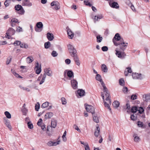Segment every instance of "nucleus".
<instances>
[{
	"mask_svg": "<svg viewBox=\"0 0 150 150\" xmlns=\"http://www.w3.org/2000/svg\"><path fill=\"white\" fill-rule=\"evenodd\" d=\"M113 42L116 46L122 45L120 47V49L124 51L126 49V47L127 46V43H125L123 38L121 37L120 34L117 33L115 34L114 38L112 39Z\"/></svg>",
	"mask_w": 150,
	"mask_h": 150,
	"instance_id": "1",
	"label": "nucleus"
},
{
	"mask_svg": "<svg viewBox=\"0 0 150 150\" xmlns=\"http://www.w3.org/2000/svg\"><path fill=\"white\" fill-rule=\"evenodd\" d=\"M105 95L106 97L105 100L107 102L105 101V100L104 96L103 93V92H101V96L103 99L105 107L107 108L110 111L111 109L110 107L109 104H111V102L110 100V93H105Z\"/></svg>",
	"mask_w": 150,
	"mask_h": 150,
	"instance_id": "2",
	"label": "nucleus"
},
{
	"mask_svg": "<svg viewBox=\"0 0 150 150\" xmlns=\"http://www.w3.org/2000/svg\"><path fill=\"white\" fill-rule=\"evenodd\" d=\"M67 47L69 53L71 56H74V55L76 54V51L73 46L69 44Z\"/></svg>",
	"mask_w": 150,
	"mask_h": 150,
	"instance_id": "3",
	"label": "nucleus"
},
{
	"mask_svg": "<svg viewBox=\"0 0 150 150\" xmlns=\"http://www.w3.org/2000/svg\"><path fill=\"white\" fill-rule=\"evenodd\" d=\"M85 109L88 112L91 113L93 115L95 113V109L91 105L85 104Z\"/></svg>",
	"mask_w": 150,
	"mask_h": 150,
	"instance_id": "4",
	"label": "nucleus"
},
{
	"mask_svg": "<svg viewBox=\"0 0 150 150\" xmlns=\"http://www.w3.org/2000/svg\"><path fill=\"white\" fill-rule=\"evenodd\" d=\"M15 32V31L12 28H9L7 31L6 35V37L8 39H10L11 35H13Z\"/></svg>",
	"mask_w": 150,
	"mask_h": 150,
	"instance_id": "5",
	"label": "nucleus"
},
{
	"mask_svg": "<svg viewBox=\"0 0 150 150\" xmlns=\"http://www.w3.org/2000/svg\"><path fill=\"white\" fill-rule=\"evenodd\" d=\"M51 6L52 7V8L56 10H58L60 8V6L59 3L57 1H54L51 3Z\"/></svg>",
	"mask_w": 150,
	"mask_h": 150,
	"instance_id": "6",
	"label": "nucleus"
},
{
	"mask_svg": "<svg viewBox=\"0 0 150 150\" xmlns=\"http://www.w3.org/2000/svg\"><path fill=\"white\" fill-rule=\"evenodd\" d=\"M16 10L19 11L18 13L21 15L23 14L25 12V11L22 7L19 4L15 6V7Z\"/></svg>",
	"mask_w": 150,
	"mask_h": 150,
	"instance_id": "7",
	"label": "nucleus"
},
{
	"mask_svg": "<svg viewBox=\"0 0 150 150\" xmlns=\"http://www.w3.org/2000/svg\"><path fill=\"white\" fill-rule=\"evenodd\" d=\"M132 76L133 78L134 79H142L144 77V76L142 75L141 74H139L136 73H133Z\"/></svg>",
	"mask_w": 150,
	"mask_h": 150,
	"instance_id": "8",
	"label": "nucleus"
},
{
	"mask_svg": "<svg viewBox=\"0 0 150 150\" xmlns=\"http://www.w3.org/2000/svg\"><path fill=\"white\" fill-rule=\"evenodd\" d=\"M115 51L116 52L115 54L118 57L123 59L126 56V54L124 52H121L116 50Z\"/></svg>",
	"mask_w": 150,
	"mask_h": 150,
	"instance_id": "9",
	"label": "nucleus"
},
{
	"mask_svg": "<svg viewBox=\"0 0 150 150\" xmlns=\"http://www.w3.org/2000/svg\"><path fill=\"white\" fill-rule=\"evenodd\" d=\"M42 120L41 118H40L38 120L37 124L39 126H40L42 129L43 131H45L46 130L45 125L44 124H42Z\"/></svg>",
	"mask_w": 150,
	"mask_h": 150,
	"instance_id": "10",
	"label": "nucleus"
},
{
	"mask_svg": "<svg viewBox=\"0 0 150 150\" xmlns=\"http://www.w3.org/2000/svg\"><path fill=\"white\" fill-rule=\"evenodd\" d=\"M22 5L23 6H32V3L29 0H23Z\"/></svg>",
	"mask_w": 150,
	"mask_h": 150,
	"instance_id": "11",
	"label": "nucleus"
},
{
	"mask_svg": "<svg viewBox=\"0 0 150 150\" xmlns=\"http://www.w3.org/2000/svg\"><path fill=\"white\" fill-rule=\"evenodd\" d=\"M71 84L73 89H76L77 87L78 82L76 80L74 79L71 80Z\"/></svg>",
	"mask_w": 150,
	"mask_h": 150,
	"instance_id": "12",
	"label": "nucleus"
},
{
	"mask_svg": "<svg viewBox=\"0 0 150 150\" xmlns=\"http://www.w3.org/2000/svg\"><path fill=\"white\" fill-rule=\"evenodd\" d=\"M109 5L112 8H119V5L117 2H110L109 3Z\"/></svg>",
	"mask_w": 150,
	"mask_h": 150,
	"instance_id": "13",
	"label": "nucleus"
},
{
	"mask_svg": "<svg viewBox=\"0 0 150 150\" xmlns=\"http://www.w3.org/2000/svg\"><path fill=\"white\" fill-rule=\"evenodd\" d=\"M67 33L68 35V38L70 39H72L74 36V34L71 29L69 28L67 30Z\"/></svg>",
	"mask_w": 150,
	"mask_h": 150,
	"instance_id": "14",
	"label": "nucleus"
},
{
	"mask_svg": "<svg viewBox=\"0 0 150 150\" xmlns=\"http://www.w3.org/2000/svg\"><path fill=\"white\" fill-rule=\"evenodd\" d=\"M47 37L49 40L51 41L54 39V35L52 33H48L47 34Z\"/></svg>",
	"mask_w": 150,
	"mask_h": 150,
	"instance_id": "15",
	"label": "nucleus"
},
{
	"mask_svg": "<svg viewBox=\"0 0 150 150\" xmlns=\"http://www.w3.org/2000/svg\"><path fill=\"white\" fill-rule=\"evenodd\" d=\"M4 120L5 122V124L7 127L11 130L12 129L11 126L10 124V123L8 121V120L6 117L4 118Z\"/></svg>",
	"mask_w": 150,
	"mask_h": 150,
	"instance_id": "16",
	"label": "nucleus"
},
{
	"mask_svg": "<svg viewBox=\"0 0 150 150\" xmlns=\"http://www.w3.org/2000/svg\"><path fill=\"white\" fill-rule=\"evenodd\" d=\"M98 126H96V129L95 130L94 135L96 137H97L99 135L100 132V128Z\"/></svg>",
	"mask_w": 150,
	"mask_h": 150,
	"instance_id": "17",
	"label": "nucleus"
},
{
	"mask_svg": "<svg viewBox=\"0 0 150 150\" xmlns=\"http://www.w3.org/2000/svg\"><path fill=\"white\" fill-rule=\"evenodd\" d=\"M74 57V60L75 61L76 64L78 66H79L80 64V63L79 58L77 56V54L74 55V56H72Z\"/></svg>",
	"mask_w": 150,
	"mask_h": 150,
	"instance_id": "18",
	"label": "nucleus"
},
{
	"mask_svg": "<svg viewBox=\"0 0 150 150\" xmlns=\"http://www.w3.org/2000/svg\"><path fill=\"white\" fill-rule=\"evenodd\" d=\"M53 115V113L52 112H49L47 113L45 115V118L46 119H49Z\"/></svg>",
	"mask_w": 150,
	"mask_h": 150,
	"instance_id": "19",
	"label": "nucleus"
},
{
	"mask_svg": "<svg viewBox=\"0 0 150 150\" xmlns=\"http://www.w3.org/2000/svg\"><path fill=\"white\" fill-rule=\"evenodd\" d=\"M101 70L103 72L107 73L108 72V69L106 65L104 64H102L101 66Z\"/></svg>",
	"mask_w": 150,
	"mask_h": 150,
	"instance_id": "20",
	"label": "nucleus"
},
{
	"mask_svg": "<svg viewBox=\"0 0 150 150\" xmlns=\"http://www.w3.org/2000/svg\"><path fill=\"white\" fill-rule=\"evenodd\" d=\"M77 93L79 96H82L84 95L85 92L82 89H79L77 91Z\"/></svg>",
	"mask_w": 150,
	"mask_h": 150,
	"instance_id": "21",
	"label": "nucleus"
},
{
	"mask_svg": "<svg viewBox=\"0 0 150 150\" xmlns=\"http://www.w3.org/2000/svg\"><path fill=\"white\" fill-rule=\"evenodd\" d=\"M44 73H45L46 75L50 76H52V72L50 70H49V69H45L44 70Z\"/></svg>",
	"mask_w": 150,
	"mask_h": 150,
	"instance_id": "22",
	"label": "nucleus"
},
{
	"mask_svg": "<svg viewBox=\"0 0 150 150\" xmlns=\"http://www.w3.org/2000/svg\"><path fill=\"white\" fill-rule=\"evenodd\" d=\"M57 121L54 119H52L51 122V127H52L55 128L57 125Z\"/></svg>",
	"mask_w": 150,
	"mask_h": 150,
	"instance_id": "23",
	"label": "nucleus"
},
{
	"mask_svg": "<svg viewBox=\"0 0 150 150\" xmlns=\"http://www.w3.org/2000/svg\"><path fill=\"white\" fill-rule=\"evenodd\" d=\"M19 23L18 22V20L16 18L12 19L11 21V26L12 27H13L15 25V23Z\"/></svg>",
	"mask_w": 150,
	"mask_h": 150,
	"instance_id": "24",
	"label": "nucleus"
},
{
	"mask_svg": "<svg viewBox=\"0 0 150 150\" xmlns=\"http://www.w3.org/2000/svg\"><path fill=\"white\" fill-rule=\"evenodd\" d=\"M67 76L69 78H71L74 76V73L71 70H68L67 71Z\"/></svg>",
	"mask_w": 150,
	"mask_h": 150,
	"instance_id": "25",
	"label": "nucleus"
},
{
	"mask_svg": "<svg viewBox=\"0 0 150 150\" xmlns=\"http://www.w3.org/2000/svg\"><path fill=\"white\" fill-rule=\"evenodd\" d=\"M36 26L37 28L39 29L42 28L43 27V25L41 22H38L36 24Z\"/></svg>",
	"mask_w": 150,
	"mask_h": 150,
	"instance_id": "26",
	"label": "nucleus"
},
{
	"mask_svg": "<svg viewBox=\"0 0 150 150\" xmlns=\"http://www.w3.org/2000/svg\"><path fill=\"white\" fill-rule=\"evenodd\" d=\"M103 18V16L102 14L98 15L97 16H95V17L93 19L94 20L98 21V19H100L102 18Z\"/></svg>",
	"mask_w": 150,
	"mask_h": 150,
	"instance_id": "27",
	"label": "nucleus"
},
{
	"mask_svg": "<svg viewBox=\"0 0 150 150\" xmlns=\"http://www.w3.org/2000/svg\"><path fill=\"white\" fill-rule=\"evenodd\" d=\"M120 105L119 102L117 101H115L113 103L112 105L113 106L116 108H118Z\"/></svg>",
	"mask_w": 150,
	"mask_h": 150,
	"instance_id": "28",
	"label": "nucleus"
},
{
	"mask_svg": "<svg viewBox=\"0 0 150 150\" xmlns=\"http://www.w3.org/2000/svg\"><path fill=\"white\" fill-rule=\"evenodd\" d=\"M26 61L27 63H30L33 61V58L31 57H28L26 58Z\"/></svg>",
	"mask_w": 150,
	"mask_h": 150,
	"instance_id": "29",
	"label": "nucleus"
},
{
	"mask_svg": "<svg viewBox=\"0 0 150 150\" xmlns=\"http://www.w3.org/2000/svg\"><path fill=\"white\" fill-rule=\"evenodd\" d=\"M27 124L28 128L30 129H32L33 128V124L30 121H28L27 122Z\"/></svg>",
	"mask_w": 150,
	"mask_h": 150,
	"instance_id": "30",
	"label": "nucleus"
},
{
	"mask_svg": "<svg viewBox=\"0 0 150 150\" xmlns=\"http://www.w3.org/2000/svg\"><path fill=\"white\" fill-rule=\"evenodd\" d=\"M144 100V101L147 102L150 99V96L146 95L143 96Z\"/></svg>",
	"mask_w": 150,
	"mask_h": 150,
	"instance_id": "31",
	"label": "nucleus"
},
{
	"mask_svg": "<svg viewBox=\"0 0 150 150\" xmlns=\"http://www.w3.org/2000/svg\"><path fill=\"white\" fill-rule=\"evenodd\" d=\"M50 43L49 41L45 42L44 44L45 47L46 49H48L50 47Z\"/></svg>",
	"mask_w": 150,
	"mask_h": 150,
	"instance_id": "32",
	"label": "nucleus"
},
{
	"mask_svg": "<svg viewBox=\"0 0 150 150\" xmlns=\"http://www.w3.org/2000/svg\"><path fill=\"white\" fill-rule=\"evenodd\" d=\"M12 59V57L11 56H9L7 59V60L6 62V65H8L9 64L10 62H11Z\"/></svg>",
	"mask_w": 150,
	"mask_h": 150,
	"instance_id": "33",
	"label": "nucleus"
},
{
	"mask_svg": "<svg viewBox=\"0 0 150 150\" xmlns=\"http://www.w3.org/2000/svg\"><path fill=\"white\" fill-rule=\"evenodd\" d=\"M138 110L136 106H133L131 109V112L133 113H135Z\"/></svg>",
	"mask_w": 150,
	"mask_h": 150,
	"instance_id": "34",
	"label": "nucleus"
},
{
	"mask_svg": "<svg viewBox=\"0 0 150 150\" xmlns=\"http://www.w3.org/2000/svg\"><path fill=\"white\" fill-rule=\"evenodd\" d=\"M49 104V102H46L43 103L41 105V108H44L47 107L48 106Z\"/></svg>",
	"mask_w": 150,
	"mask_h": 150,
	"instance_id": "35",
	"label": "nucleus"
},
{
	"mask_svg": "<svg viewBox=\"0 0 150 150\" xmlns=\"http://www.w3.org/2000/svg\"><path fill=\"white\" fill-rule=\"evenodd\" d=\"M4 114L7 118L10 119L11 118V115L10 113L8 111H6L4 112Z\"/></svg>",
	"mask_w": 150,
	"mask_h": 150,
	"instance_id": "36",
	"label": "nucleus"
},
{
	"mask_svg": "<svg viewBox=\"0 0 150 150\" xmlns=\"http://www.w3.org/2000/svg\"><path fill=\"white\" fill-rule=\"evenodd\" d=\"M96 38L97 41L98 42H101L103 39V38L102 37H101L100 35L97 36Z\"/></svg>",
	"mask_w": 150,
	"mask_h": 150,
	"instance_id": "37",
	"label": "nucleus"
},
{
	"mask_svg": "<svg viewBox=\"0 0 150 150\" xmlns=\"http://www.w3.org/2000/svg\"><path fill=\"white\" fill-rule=\"evenodd\" d=\"M20 45L21 47L23 48H27L28 47V46L27 45L23 43H21Z\"/></svg>",
	"mask_w": 150,
	"mask_h": 150,
	"instance_id": "38",
	"label": "nucleus"
},
{
	"mask_svg": "<svg viewBox=\"0 0 150 150\" xmlns=\"http://www.w3.org/2000/svg\"><path fill=\"white\" fill-rule=\"evenodd\" d=\"M130 118L132 120H135L137 119V117L136 115H134L133 114L132 115H131Z\"/></svg>",
	"mask_w": 150,
	"mask_h": 150,
	"instance_id": "39",
	"label": "nucleus"
},
{
	"mask_svg": "<svg viewBox=\"0 0 150 150\" xmlns=\"http://www.w3.org/2000/svg\"><path fill=\"white\" fill-rule=\"evenodd\" d=\"M96 80L100 82L102 79H101V76L99 74H97L96 77Z\"/></svg>",
	"mask_w": 150,
	"mask_h": 150,
	"instance_id": "40",
	"label": "nucleus"
},
{
	"mask_svg": "<svg viewBox=\"0 0 150 150\" xmlns=\"http://www.w3.org/2000/svg\"><path fill=\"white\" fill-rule=\"evenodd\" d=\"M28 111V110L25 107L23 108L22 110V111L24 115H26L27 114V112Z\"/></svg>",
	"mask_w": 150,
	"mask_h": 150,
	"instance_id": "41",
	"label": "nucleus"
},
{
	"mask_svg": "<svg viewBox=\"0 0 150 150\" xmlns=\"http://www.w3.org/2000/svg\"><path fill=\"white\" fill-rule=\"evenodd\" d=\"M119 84L122 86H124L125 85V81L122 79H120L119 80Z\"/></svg>",
	"mask_w": 150,
	"mask_h": 150,
	"instance_id": "42",
	"label": "nucleus"
},
{
	"mask_svg": "<svg viewBox=\"0 0 150 150\" xmlns=\"http://www.w3.org/2000/svg\"><path fill=\"white\" fill-rule=\"evenodd\" d=\"M93 121L96 122L98 123L99 122V120L98 117L96 116H93Z\"/></svg>",
	"mask_w": 150,
	"mask_h": 150,
	"instance_id": "43",
	"label": "nucleus"
},
{
	"mask_svg": "<svg viewBox=\"0 0 150 150\" xmlns=\"http://www.w3.org/2000/svg\"><path fill=\"white\" fill-rule=\"evenodd\" d=\"M41 65H40L39 66V68L38 69H37L36 70V73L37 74H39L41 72Z\"/></svg>",
	"mask_w": 150,
	"mask_h": 150,
	"instance_id": "44",
	"label": "nucleus"
},
{
	"mask_svg": "<svg viewBox=\"0 0 150 150\" xmlns=\"http://www.w3.org/2000/svg\"><path fill=\"white\" fill-rule=\"evenodd\" d=\"M61 100L62 102V103L63 105H65L66 104V100L64 97H62Z\"/></svg>",
	"mask_w": 150,
	"mask_h": 150,
	"instance_id": "45",
	"label": "nucleus"
},
{
	"mask_svg": "<svg viewBox=\"0 0 150 150\" xmlns=\"http://www.w3.org/2000/svg\"><path fill=\"white\" fill-rule=\"evenodd\" d=\"M38 105L36 104L35 106V108L36 111H38L40 107V105L39 102H38L37 103Z\"/></svg>",
	"mask_w": 150,
	"mask_h": 150,
	"instance_id": "46",
	"label": "nucleus"
},
{
	"mask_svg": "<svg viewBox=\"0 0 150 150\" xmlns=\"http://www.w3.org/2000/svg\"><path fill=\"white\" fill-rule=\"evenodd\" d=\"M51 55L53 57H56L57 56L58 54L56 51L53 50L51 53Z\"/></svg>",
	"mask_w": 150,
	"mask_h": 150,
	"instance_id": "47",
	"label": "nucleus"
},
{
	"mask_svg": "<svg viewBox=\"0 0 150 150\" xmlns=\"http://www.w3.org/2000/svg\"><path fill=\"white\" fill-rule=\"evenodd\" d=\"M11 0H6L4 3V4L6 7H7L9 5V3H10Z\"/></svg>",
	"mask_w": 150,
	"mask_h": 150,
	"instance_id": "48",
	"label": "nucleus"
},
{
	"mask_svg": "<svg viewBox=\"0 0 150 150\" xmlns=\"http://www.w3.org/2000/svg\"><path fill=\"white\" fill-rule=\"evenodd\" d=\"M12 72L16 77H18L19 78H23L21 76L19 75L18 74L14 72V71L13 72Z\"/></svg>",
	"mask_w": 150,
	"mask_h": 150,
	"instance_id": "49",
	"label": "nucleus"
},
{
	"mask_svg": "<svg viewBox=\"0 0 150 150\" xmlns=\"http://www.w3.org/2000/svg\"><path fill=\"white\" fill-rule=\"evenodd\" d=\"M138 110L139 113L142 114L144 112V110L143 107H140L139 108V109Z\"/></svg>",
	"mask_w": 150,
	"mask_h": 150,
	"instance_id": "50",
	"label": "nucleus"
},
{
	"mask_svg": "<svg viewBox=\"0 0 150 150\" xmlns=\"http://www.w3.org/2000/svg\"><path fill=\"white\" fill-rule=\"evenodd\" d=\"M84 3L85 4L86 6H88L90 7L92 6V4H91L88 1H86V0L84 1Z\"/></svg>",
	"mask_w": 150,
	"mask_h": 150,
	"instance_id": "51",
	"label": "nucleus"
},
{
	"mask_svg": "<svg viewBox=\"0 0 150 150\" xmlns=\"http://www.w3.org/2000/svg\"><path fill=\"white\" fill-rule=\"evenodd\" d=\"M103 91L105 93H109V92L108 91V90L106 86H104L103 87Z\"/></svg>",
	"mask_w": 150,
	"mask_h": 150,
	"instance_id": "52",
	"label": "nucleus"
},
{
	"mask_svg": "<svg viewBox=\"0 0 150 150\" xmlns=\"http://www.w3.org/2000/svg\"><path fill=\"white\" fill-rule=\"evenodd\" d=\"M133 137H134V141L136 142H138L139 140V138L137 136H135V134L133 135Z\"/></svg>",
	"mask_w": 150,
	"mask_h": 150,
	"instance_id": "53",
	"label": "nucleus"
},
{
	"mask_svg": "<svg viewBox=\"0 0 150 150\" xmlns=\"http://www.w3.org/2000/svg\"><path fill=\"white\" fill-rule=\"evenodd\" d=\"M137 96L136 95H132L131 97V99L133 100H134L137 99Z\"/></svg>",
	"mask_w": 150,
	"mask_h": 150,
	"instance_id": "54",
	"label": "nucleus"
},
{
	"mask_svg": "<svg viewBox=\"0 0 150 150\" xmlns=\"http://www.w3.org/2000/svg\"><path fill=\"white\" fill-rule=\"evenodd\" d=\"M108 50V48L106 46H103L102 48V50L103 51L105 52L107 51Z\"/></svg>",
	"mask_w": 150,
	"mask_h": 150,
	"instance_id": "55",
	"label": "nucleus"
},
{
	"mask_svg": "<svg viewBox=\"0 0 150 150\" xmlns=\"http://www.w3.org/2000/svg\"><path fill=\"white\" fill-rule=\"evenodd\" d=\"M21 42L19 41H18L17 40L16 41H15L13 43V44L15 46L18 45H20L21 44Z\"/></svg>",
	"mask_w": 150,
	"mask_h": 150,
	"instance_id": "56",
	"label": "nucleus"
},
{
	"mask_svg": "<svg viewBox=\"0 0 150 150\" xmlns=\"http://www.w3.org/2000/svg\"><path fill=\"white\" fill-rule=\"evenodd\" d=\"M60 142V140H58L57 142H53V146H55L59 144Z\"/></svg>",
	"mask_w": 150,
	"mask_h": 150,
	"instance_id": "57",
	"label": "nucleus"
},
{
	"mask_svg": "<svg viewBox=\"0 0 150 150\" xmlns=\"http://www.w3.org/2000/svg\"><path fill=\"white\" fill-rule=\"evenodd\" d=\"M47 145L49 146H53V142H51V141H49L48 142L47 144Z\"/></svg>",
	"mask_w": 150,
	"mask_h": 150,
	"instance_id": "58",
	"label": "nucleus"
},
{
	"mask_svg": "<svg viewBox=\"0 0 150 150\" xmlns=\"http://www.w3.org/2000/svg\"><path fill=\"white\" fill-rule=\"evenodd\" d=\"M84 147L85 150H90L89 146L87 143H86V144L85 145Z\"/></svg>",
	"mask_w": 150,
	"mask_h": 150,
	"instance_id": "59",
	"label": "nucleus"
},
{
	"mask_svg": "<svg viewBox=\"0 0 150 150\" xmlns=\"http://www.w3.org/2000/svg\"><path fill=\"white\" fill-rule=\"evenodd\" d=\"M65 62L67 64H69L71 62V60L70 59H67L65 60Z\"/></svg>",
	"mask_w": 150,
	"mask_h": 150,
	"instance_id": "60",
	"label": "nucleus"
},
{
	"mask_svg": "<svg viewBox=\"0 0 150 150\" xmlns=\"http://www.w3.org/2000/svg\"><path fill=\"white\" fill-rule=\"evenodd\" d=\"M137 123V125L139 127H142L143 126V125L142 122H141L140 121H139Z\"/></svg>",
	"mask_w": 150,
	"mask_h": 150,
	"instance_id": "61",
	"label": "nucleus"
},
{
	"mask_svg": "<svg viewBox=\"0 0 150 150\" xmlns=\"http://www.w3.org/2000/svg\"><path fill=\"white\" fill-rule=\"evenodd\" d=\"M126 69H127V71L128 73H131L132 72V69L130 67H127L126 68Z\"/></svg>",
	"mask_w": 150,
	"mask_h": 150,
	"instance_id": "62",
	"label": "nucleus"
},
{
	"mask_svg": "<svg viewBox=\"0 0 150 150\" xmlns=\"http://www.w3.org/2000/svg\"><path fill=\"white\" fill-rule=\"evenodd\" d=\"M128 89L127 87H124L123 89V91L124 93L125 92H127L128 91Z\"/></svg>",
	"mask_w": 150,
	"mask_h": 150,
	"instance_id": "63",
	"label": "nucleus"
},
{
	"mask_svg": "<svg viewBox=\"0 0 150 150\" xmlns=\"http://www.w3.org/2000/svg\"><path fill=\"white\" fill-rule=\"evenodd\" d=\"M126 109H127L128 110H129L130 109V105L128 104V103H127L126 104Z\"/></svg>",
	"mask_w": 150,
	"mask_h": 150,
	"instance_id": "64",
	"label": "nucleus"
}]
</instances>
